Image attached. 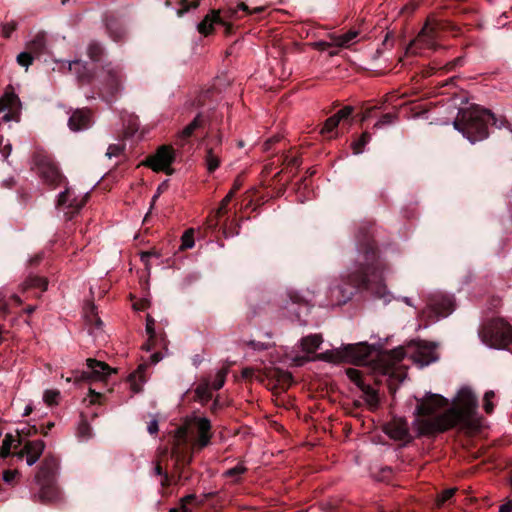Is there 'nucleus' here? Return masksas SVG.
Returning <instances> with one entry per match:
<instances>
[{"label":"nucleus","instance_id":"obj_57","mask_svg":"<svg viewBox=\"0 0 512 512\" xmlns=\"http://www.w3.org/2000/svg\"><path fill=\"white\" fill-rule=\"evenodd\" d=\"M250 345L255 350H265L268 349L269 345L261 342L251 341Z\"/></svg>","mask_w":512,"mask_h":512},{"label":"nucleus","instance_id":"obj_61","mask_svg":"<svg viewBox=\"0 0 512 512\" xmlns=\"http://www.w3.org/2000/svg\"><path fill=\"white\" fill-rule=\"evenodd\" d=\"M162 359L161 355L159 353H154L151 356V360L154 364L158 363Z\"/></svg>","mask_w":512,"mask_h":512},{"label":"nucleus","instance_id":"obj_56","mask_svg":"<svg viewBox=\"0 0 512 512\" xmlns=\"http://www.w3.org/2000/svg\"><path fill=\"white\" fill-rule=\"evenodd\" d=\"M147 429L150 434H155L158 431V421L156 419H152L149 422Z\"/></svg>","mask_w":512,"mask_h":512},{"label":"nucleus","instance_id":"obj_32","mask_svg":"<svg viewBox=\"0 0 512 512\" xmlns=\"http://www.w3.org/2000/svg\"><path fill=\"white\" fill-rule=\"evenodd\" d=\"M33 60H34V55L32 53H30L29 51L21 52L16 57L17 63L20 66L24 67L26 70L33 63Z\"/></svg>","mask_w":512,"mask_h":512},{"label":"nucleus","instance_id":"obj_49","mask_svg":"<svg viewBox=\"0 0 512 512\" xmlns=\"http://www.w3.org/2000/svg\"><path fill=\"white\" fill-rule=\"evenodd\" d=\"M155 320L151 316H147L146 319V332L149 335L150 339H152L155 335Z\"/></svg>","mask_w":512,"mask_h":512},{"label":"nucleus","instance_id":"obj_11","mask_svg":"<svg viewBox=\"0 0 512 512\" xmlns=\"http://www.w3.org/2000/svg\"><path fill=\"white\" fill-rule=\"evenodd\" d=\"M174 161V150L168 146H161L155 154L149 156L144 164L150 167L153 171H164L167 174L172 173L170 168Z\"/></svg>","mask_w":512,"mask_h":512},{"label":"nucleus","instance_id":"obj_60","mask_svg":"<svg viewBox=\"0 0 512 512\" xmlns=\"http://www.w3.org/2000/svg\"><path fill=\"white\" fill-rule=\"evenodd\" d=\"M238 9H239V10H242V11H244V12L248 13V14H251V10H250V9H249V7H248L245 3H243V2L238 4Z\"/></svg>","mask_w":512,"mask_h":512},{"label":"nucleus","instance_id":"obj_39","mask_svg":"<svg viewBox=\"0 0 512 512\" xmlns=\"http://www.w3.org/2000/svg\"><path fill=\"white\" fill-rule=\"evenodd\" d=\"M455 492H456V488H449V489L442 491V493L436 499V505L438 507H441L442 505H444V503L446 501L450 500L454 496Z\"/></svg>","mask_w":512,"mask_h":512},{"label":"nucleus","instance_id":"obj_36","mask_svg":"<svg viewBox=\"0 0 512 512\" xmlns=\"http://www.w3.org/2000/svg\"><path fill=\"white\" fill-rule=\"evenodd\" d=\"M219 164H220V160H219L218 156L215 155L212 150H208L207 155H206V165H207L208 171L210 173L215 171L219 167Z\"/></svg>","mask_w":512,"mask_h":512},{"label":"nucleus","instance_id":"obj_51","mask_svg":"<svg viewBox=\"0 0 512 512\" xmlns=\"http://www.w3.org/2000/svg\"><path fill=\"white\" fill-rule=\"evenodd\" d=\"M18 475V471L16 470H6L3 472V480L10 484L15 479V477Z\"/></svg>","mask_w":512,"mask_h":512},{"label":"nucleus","instance_id":"obj_35","mask_svg":"<svg viewBox=\"0 0 512 512\" xmlns=\"http://www.w3.org/2000/svg\"><path fill=\"white\" fill-rule=\"evenodd\" d=\"M245 471L246 467L243 464L239 463L235 467L226 470L224 475L226 477L232 478V480L235 482Z\"/></svg>","mask_w":512,"mask_h":512},{"label":"nucleus","instance_id":"obj_15","mask_svg":"<svg viewBox=\"0 0 512 512\" xmlns=\"http://www.w3.org/2000/svg\"><path fill=\"white\" fill-rule=\"evenodd\" d=\"M116 370L102 361L87 359V371L82 372L80 380L103 381Z\"/></svg>","mask_w":512,"mask_h":512},{"label":"nucleus","instance_id":"obj_30","mask_svg":"<svg viewBox=\"0 0 512 512\" xmlns=\"http://www.w3.org/2000/svg\"><path fill=\"white\" fill-rule=\"evenodd\" d=\"M47 281L44 278L38 277V276H30L25 282H24V288H30V287H37L40 288L42 291H45L47 289Z\"/></svg>","mask_w":512,"mask_h":512},{"label":"nucleus","instance_id":"obj_27","mask_svg":"<svg viewBox=\"0 0 512 512\" xmlns=\"http://www.w3.org/2000/svg\"><path fill=\"white\" fill-rule=\"evenodd\" d=\"M322 337L319 334L310 335L302 338V349L307 353H314L321 345Z\"/></svg>","mask_w":512,"mask_h":512},{"label":"nucleus","instance_id":"obj_62","mask_svg":"<svg viewBox=\"0 0 512 512\" xmlns=\"http://www.w3.org/2000/svg\"><path fill=\"white\" fill-rule=\"evenodd\" d=\"M10 153H11V145L5 146V148H4V156H5V158H7L10 155Z\"/></svg>","mask_w":512,"mask_h":512},{"label":"nucleus","instance_id":"obj_14","mask_svg":"<svg viewBox=\"0 0 512 512\" xmlns=\"http://www.w3.org/2000/svg\"><path fill=\"white\" fill-rule=\"evenodd\" d=\"M411 358L419 365L420 368L425 367L436 361L438 356L435 351V345L419 341L414 344Z\"/></svg>","mask_w":512,"mask_h":512},{"label":"nucleus","instance_id":"obj_13","mask_svg":"<svg viewBox=\"0 0 512 512\" xmlns=\"http://www.w3.org/2000/svg\"><path fill=\"white\" fill-rule=\"evenodd\" d=\"M237 10L229 9L226 12L225 18H222L219 15L218 11H211L210 14L206 15L205 18L198 24L197 29L199 33L203 35H208L212 29L214 24H221L226 27L227 32L231 29V25L227 22V19H232L236 16Z\"/></svg>","mask_w":512,"mask_h":512},{"label":"nucleus","instance_id":"obj_59","mask_svg":"<svg viewBox=\"0 0 512 512\" xmlns=\"http://www.w3.org/2000/svg\"><path fill=\"white\" fill-rule=\"evenodd\" d=\"M162 192V187L159 186L156 193L153 195L152 197V201H151V207L150 209H152L153 205L155 204L156 200L159 198L160 194Z\"/></svg>","mask_w":512,"mask_h":512},{"label":"nucleus","instance_id":"obj_1","mask_svg":"<svg viewBox=\"0 0 512 512\" xmlns=\"http://www.w3.org/2000/svg\"><path fill=\"white\" fill-rule=\"evenodd\" d=\"M416 400L414 425L419 434L444 432L454 426H459L469 433L478 429L477 396L468 386H462L458 390L450 407L447 398L431 392Z\"/></svg>","mask_w":512,"mask_h":512},{"label":"nucleus","instance_id":"obj_22","mask_svg":"<svg viewBox=\"0 0 512 512\" xmlns=\"http://www.w3.org/2000/svg\"><path fill=\"white\" fill-rule=\"evenodd\" d=\"M40 486L38 492V498L43 502H53L60 498V490L55 484L54 479H43L41 483H37Z\"/></svg>","mask_w":512,"mask_h":512},{"label":"nucleus","instance_id":"obj_44","mask_svg":"<svg viewBox=\"0 0 512 512\" xmlns=\"http://www.w3.org/2000/svg\"><path fill=\"white\" fill-rule=\"evenodd\" d=\"M154 473H155V475L161 477L160 484L162 486H168L170 484V480H169L168 474L163 472V470H162V468H161V466L159 464H157L154 467Z\"/></svg>","mask_w":512,"mask_h":512},{"label":"nucleus","instance_id":"obj_53","mask_svg":"<svg viewBox=\"0 0 512 512\" xmlns=\"http://www.w3.org/2000/svg\"><path fill=\"white\" fill-rule=\"evenodd\" d=\"M79 435L83 439H87V438L90 437V427H89V425L87 423H82L79 426Z\"/></svg>","mask_w":512,"mask_h":512},{"label":"nucleus","instance_id":"obj_31","mask_svg":"<svg viewBox=\"0 0 512 512\" xmlns=\"http://www.w3.org/2000/svg\"><path fill=\"white\" fill-rule=\"evenodd\" d=\"M200 125V115H197L194 118V120L180 132V137L184 139L190 137L194 133V131L200 127Z\"/></svg>","mask_w":512,"mask_h":512},{"label":"nucleus","instance_id":"obj_47","mask_svg":"<svg viewBox=\"0 0 512 512\" xmlns=\"http://www.w3.org/2000/svg\"><path fill=\"white\" fill-rule=\"evenodd\" d=\"M212 389L209 383L201 384L197 387L196 393L201 398L210 397L209 390Z\"/></svg>","mask_w":512,"mask_h":512},{"label":"nucleus","instance_id":"obj_10","mask_svg":"<svg viewBox=\"0 0 512 512\" xmlns=\"http://www.w3.org/2000/svg\"><path fill=\"white\" fill-rule=\"evenodd\" d=\"M454 310V299L450 295L435 294L424 313L434 321L447 317Z\"/></svg>","mask_w":512,"mask_h":512},{"label":"nucleus","instance_id":"obj_54","mask_svg":"<svg viewBox=\"0 0 512 512\" xmlns=\"http://www.w3.org/2000/svg\"><path fill=\"white\" fill-rule=\"evenodd\" d=\"M144 368V365H141L138 369L137 372L133 373L131 376H130V381L132 382L131 386H132V389L134 392H139L141 390L140 386L136 385L134 383V380L135 378L137 377V375L140 373V371Z\"/></svg>","mask_w":512,"mask_h":512},{"label":"nucleus","instance_id":"obj_12","mask_svg":"<svg viewBox=\"0 0 512 512\" xmlns=\"http://www.w3.org/2000/svg\"><path fill=\"white\" fill-rule=\"evenodd\" d=\"M506 127L512 133V126L503 116H497L491 110L482 107V141L494 132V129Z\"/></svg>","mask_w":512,"mask_h":512},{"label":"nucleus","instance_id":"obj_17","mask_svg":"<svg viewBox=\"0 0 512 512\" xmlns=\"http://www.w3.org/2000/svg\"><path fill=\"white\" fill-rule=\"evenodd\" d=\"M37 173L47 184L58 186L63 177L58 167L48 158H42L37 163Z\"/></svg>","mask_w":512,"mask_h":512},{"label":"nucleus","instance_id":"obj_63","mask_svg":"<svg viewBox=\"0 0 512 512\" xmlns=\"http://www.w3.org/2000/svg\"><path fill=\"white\" fill-rule=\"evenodd\" d=\"M32 412V407L30 405H27L24 409V415L28 416Z\"/></svg>","mask_w":512,"mask_h":512},{"label":"nucleus","instance_id":"obj_41","mask_svg":"<svg viewBox=\"0 0 512 512\" xmlns=\"http://www.w3.org/2000/svg\"><path fill=\"white\" fill-rule=\"evenodd\" d=\"M347 376L352 380L358 387L362 388L365 386L361 379V374L357 369L350 368L347 370Z\"/></svg>","mask_w":512,"mask_h":512},{"label":"nucleus","instance_id":"obj_19","mask_svg":"<svg viewBox=\"0 0 512 512\" xmlns=\"http://www.w3.org/2000/svg\"><path fill=\"white\" fill-rule=\"evenodd\" d=\"M20 108V100L14 92L6 91L0 98V113L6 112L2 119L5 122L16 120L15 113Z\"/></svg>","mask_w":512,"mask_h":512},{"label":"nucleus","instance_id":"obj_3","mask_svg":"<svg viewBox=\"0 0 512 512\" xmlns=\"http://www.w3.org/2000/svg\"><path fill=\"white\" fill-rule=\"evenodd\" d=\"M211 424L207 418L193 417L188 419L185 424L179 427L175 434V445L173 448V457L176 465H186L192 460V455H187L181 448L189 437L197 436L195 445L203 448L209 444L211 438Z\"/></svg>","mask_w":512,"mask_h":512},{"label":"nucleus","instance_id":"obj_58","mask_svg":"<svg viewBox=\"0 0 512 512\" xmlns=\"http://www.w3.org/2000/svg\"><path fill=\"white\" fill-rule=\"evenodd\" d=\"M511 511H512V502H508V503L502 504L499 507L498 512H511Z\"/></svg>","mask_w":512,"mask_h":512},{"label":"nucleus","instance_id":"obj_42","mask_svg":"<svg viewBox=\"0 0 512 512\" xmlns=\"http://www.w3.org/2000/svg\"><path fill=\"white\" fill-rule=\"evenodd\" d=\"M406 355L405 350L402 347L396 348L391 351L389 357L392 360V365H396L400 362Z\"/></svg>","mask_w":512,"mask_h":512},{"label":"nucleus","instance_id":"obj_7","mask_svg":"<svg viewBox=\"0 0 512 512\" xmlns=\"http://www.w3.org/2000/svg\"><path fill=\"white\" fill-rule=\"evenodd\" d=\"M453 125L471 144H475L480 133V108L471 106L461 110Z\"/></svg>","mask_w":512,"mask_h":512},{"label":"nucleus","instance_id":"obj_8","mask_svg":"<svg viewBox=\"0 0 512 512\" xmlns=\"http://www.w3.org/2000/svg\"><path fill=\"white\" fill-rule=\"evenodd\" d=\"M372 346L366 342L348 344L341 349L326 352L323 358L333 362L347 361L355 364H364L372 353Z\"/></svg>","mask_w":512,"mask_h":512},{"label":"nucleus","instance_id":"obj_64","mask_svg":"<svg viewBox=\"0 0 512 512\" xmlns=\"http://www.w3.org/2000/svg\"><path fill=\"white\" fill-rule=\"evenodd\" d=\"M251 374H252V370L251 369L246 368V369L243 370V376L244 377H249Z\"/></svg>","mask_w":512,"mask_h":512},{"label":"nucleus","instance_id":"obj_24","mask_svg":"<svg viewBox=\"0 0 512 512\" xmlns=\"http://www.w3.org/2000/svg\"><path fill=\"white\" fill-rule=\"evenodd\" d=\"M91 124V115L88 110H77L69 118L68 125L72 131L78 132L87 129Z\"/></svg>","mask_w":512,"mask_h":512},{"label":"nucleus","instance_id":"obj_5","mask_svg":"<svg viewBox=\"0 0 512 512\" xmlns=\"http://www.w3.org/2000/svg\"><path fill=\"white\" fill-rule=\"evenodd\" d=\"M482 343L493 349L512 352V325L501 317L482 322Z\"/></svg>","mask_w":512,"mask_h":512},{"label":"nucleus","instance_id":"obj_38","mask_svg":"<svg viewBox=\"0 0 512 512\" xmlns=\"http://www.w3.org/2000/svg\"><path fill=\"white\" fill-rule=\"evenodd\" d=\"M227 371L225 369H221L216 373L214 381L210 384L213 390H219L223 387L225 383Z\"/></svg>","mask_w":512,"mask_h":512},{"label":"nucleus","instance_id":"obj_16","mask_svg":"<svg viewBox=\"0 0 512 512\" xmlns=\"http://www.w3.org/2000/svg\"><path fill=\"white\" fill-rule=\"evenodd\" d=\"M357 36L358 32L354 30L342 35L330 34L329 41H318L313 43V46L320 51H326L330 48H348Z\"/></svg>","mask_w":512,"mask_h":512},{"label":"nucleus","instance_id":"obj_52","mask_svg":"<svg viewBox=\"0 0 512 512\" xmlns=\"http://www.w3.org/2000/svg\"><path fill=\"white\" fill-rule=\"evenodd\" d=\"M234 196V190H231L224 198L223 200L221 201V204H220V207L218 209V213H221L225 208L226 206L228 205V203L231 201V199L233 198Z\"/></svg>","mask_w":512,"mask_h":512},{"label":"nucleus","instance_id":"obj_26","mask_svg":"<svg viewBox=\"0 0 512 512\" xmlns=\"http://www.w3.org/2000/svg\"><path fill=\"white\" fill-rule=\"evenodd\" d=\"M27 50L34 56L39 57L46 48V37L43 33H38L34 38L26 43Z\"/></svg>","mask_w":512,"mask_h":512},{"label":"nucleus","instance_id":"obj_25","mask_svg":"<svg viewBox=\"0 0 512 512\" xmlns=\"http://www.w3.org/2000/svg\"><path fill=\"white\" fill-rule=\"evenodd\" d=\"M57 468L58 460L53 456H47L35 476L36 482L41 483L43 479H54Z\"/></svg>","mask_w":512,"mask_h":512},{"label":"nucleus","instance_id":"obj_29","mask_svg":"<svg viewBox=\"0 0 512 512\" xmlns=\"http://www.w3.org/2000/svg\"><path fill=\"white\" fill-rule=\"evenodd\" d=\"M361 390L364 393L365 402L369 406L375 407L378 404V401H379L377 392L373 388L368 386V385L363 386L361 388Z\"/></svg>","mask_w":512,"mask_h":512},{"label":"nucleus","instance_id":"obj_21","mask_svg":"<svg viewBox=\"0 0 512 512\" xmlns=\"http://www.w3.org/2000/svg\"><path fill=\"white\" fill-rule=\"evenodd\" d=\"M386 434L395 440L409 441L411 436L407 421L397 418L393 419L385 426Z\"/></svg>","mask_w":512,"mask_h":512},{"label":"nucleus","instance_id":"obj_34","mask_svg":"<svg viewBox=\"0 0 512 512\" xmlns=\"http://www.w3.org/2000/svg\"><path fill=\"white\" fill-rule=\"evenodd\" d=\"M371 136L364 132L361 137L352 143V149L354 151V154H360L363 151V147L370 141Z\"/></svg>","mask_w":512,"mask_h":512},{"label":"nucleus","instance_id":"obj_23","mask_svg":"<svg viewBox=\"0 0 512 512\" xmlns=\"http://www.w3.org/2000/svg\"><path fill=\"white\" fill-rule=\"evenodd\" d=\"M353 112V108L351 106H345L341 110H339L336 114L329 117L321 130V133L326 135L330 134L334 131V129L339 125L342 120L348 119Z\"/></svg>","mask_w":512,"mask_h":512},{"label":"nucleus","instance_id":"obj_28","mask_svg":"<svg viewBox=\"0 0 512 512\" xmlns=\"http://www.w3.org/2000/svg\"><path fill=\"white\" fill-rule=\"evenodd\" d=\"M496 397L495 392L493 390H488L485 392L482 397V408L487 414H492L495 408V404L493 402Z\"/></svg>","mask_w":512,"mask_h":512},{"label":"nucleus","instance_id":"obj_55","mask_svg":"<svg viewBox=\"0 0 512 512\" xmlns=\"http://www.w3.org/2000/svg\"><path fill=\"white\" fill-rule=\"evenodd\" d=\"M501 304V299L499 297L493 296L489 300V307L488 309L490 311H494L496 308H498Z\"/></svg>","mask_w":512,"mask_h":512},{"label":"nucleus","instance_id":"obj_43","mask_svg":"<svg viewBox=\"0 0 512 512\" xmlns=\"http://www.w3.org/2000/svg\"><path fill=\"white\" fill-rule=\"evenodd\" d=\"M395 116L393 114H384L374 125L376 128H382L386 125H390L394 122Z\"/></svg>","mask_w":512,"mask_h":512},{"label":"nucleus","instance_id":"obj_9","mask_svg":"<svg viewBox=\"0 0 512 512\" xmlns=\"http://www.w3.org/2000/svg\"><path fill=\"white\" fill-rule=\"evenodd\" d=\"M445 29V24L439 20L431 19V21H427L416 39L411 42V47L418 46L421 49L434 48L436 46L437 39Z\"/></svg>","mask_w":512,"mask_h":512},{"label":"nucleus","instance_id":"obj_4","mask_svg":"<svg viewBox=\"0 0 512 512\" xmlns=\"http://www.w3.org/2000/svg\"><path fill=\"white\" fill-rule=\"evenodd\" d=\"M31 434L30 428L27 429V432L24 429L17 431L16 435L6 434L2 442L0 457L15 456L19 460L26 457L27 465H34L41 457L45 449V443L40 439L25 441L23 436H30Z\"/></svg>","mask_w":512,"mask_h":512},{"label":"nucleus","instance_id":"obj_40","mask_svg":"<svg viewBox=\"0 0 512 512\" xmlns=\"http://www.w3.org/2000/svg\"><path fill=\"white\" fill-rule=\"evenodd\" d=\"M195 499L194 494L187 495L181 499L180 506L178 508H173L170 512H188L187 504Z\"/></svg>","mask_w":512,"mask_h":512},{"label":"nucleus","instance_id":"obj_20","mask_svg":"<svg viewBox=\"0 0 512 512\" xmlns=\"http://www.w3.org/2000/svg\"><path fill=\"white\" fill-rule=\"evenodd\" d=\"M73 192L67 188L61 192L58 197L57 206L64 211L67 215H73L83 206V198L80 200L74 198ZM72 216H69L71 218Z\"/></svg>","mask_w":512,"mask_h":512},{"label":"nucleus","instance_id":"obj_50","mask_svg":"<svg viewBox=\"0 0 512 512\" xmlns=\"http://www.w3.org/2000/svg\"><path fill=\"white\" fill-rule=\"evenodd\" d=\"M482 430L484 429V420L482 419L481 424ZM486 449V444L482 441V466L486 462V460H490L492 457H494V454L489 453V449Z\"/></svg>","mask_w":512,"mask_h":512},{"label":"nucleus","instance_id":"obj_48","mask_svg":"<svg viewBox=\"0 0 512 512\" xmlns=\"http://www.w3.org/2000/svg\"><path fill=\"white\" fill-rule=\"evenodd\" d=\"M122 150H123V148L120 145H117V144L110 145L107 149L106 156L108 158L118 156L122 152Z\"/></svg>","mask_w":512,"mask_h":512},{"label":"nucleus","instance_id":"obj_2","mask_svg":"<svg viewBox=\"0 0 512 512\" xmlns=\"http://www.w3.org/2000/svg\"><path fill=\"white\" fill-rule=\"evenodd\" d=\"M68 69L74 72L78 79L83 82H90L95 78L103 97H112L123 88V73L118 65L108 63L98 73L93 75L87 68L86 63L74 60L68 62Z\"/></svg>","mask_w":512,"mask_h":512},{"label":"nucleus","instance_id":"obj_6","mask_svg":"<svg viewBox=\"0 0 512 512\" xmlns=\"http://www.w3.org/2000/svg\"><path fill=\"white\" fill-rule=\"evenodd\" d=\"M365 268L361 269V272L352 276L351 283L353 288H360L366 286L371 288L373 282H377L381 278V273L376 265V253L374 248H369L364 254ZM343 292V299L339 300V303H345L354 293V289H349Z\"/></svg>","mask_w":512,"mask_h":512},{"label":"nucleus","instance_id":"obj_37","mask_svg":"<svg viewBox=\"0 0 512 512\" xmlns=\"http://www.w3.org/2000/svg\"><path fill=\"white\" fill-rule=\"evenodd\" d=\"M87 53L92 61H98L102 54V47L96 42H91L87 47Z\"/></svg>","mask_w":512,"mask_h":512},{"label":"nucleus","instance_id":"obj_46","mask_svg":"<svg viewBox=\"0 0 512 512\" xmlns=\"http://www.w3.org/2000/svg\"><path fill=\"white\" fill-rule=\"evenodd\" d=\"M16 29V23L14 21L4 23L2 25V35L5 38H9Z\"/></svg>","mask_w":512,"mask_h":512},{"label":"nucleus","instance_id":"obj_18","mask_svg":"<svg viewBox=\"0 0 512 512\" xmlns=\"http://www.w3.org/2000/svg\"><path fill=\"white\" fill-rule=\"evenodd\" d=\"M287 297L290 300L287 301L286 298H282L279 303V307L286 311L284 313V315H286L292 319L300 320L301 313L308 312L307 303L303 302L301 297L298 296L297 294H294V295L289 294Z\"/></svg>","mask_w":512,"mask_h":512},{"label":"nucleus","instance_id":"obj_45","mask_svg":"<svg viewBox=\"0 0 512 512\" xmlns=\"http://www.w3.org/2000/svg\"><path fill=\"white\" fill-rule=\"evenodd\" d=\"M58 396H59L58 391L47 390V391H45L43 398L47 404L52 405V404L56 403Z\"/></svg>","mask_w":512,"mask_h":512},{"label":"nucleus","instance_id":"obj_33","mask_svg":"<svg viewBox=\"0 0 512 512\" xmlns=\"http://www.w3.org/2000/svg\"><path fill=\"white\" fill-rule=\"evenodd\" d=\"M193 234H194V230L193 229H188L184 232V234L182 235V238H181V246H180V249L181 250H185V249H191L194 247V238H193Z\"/></svg>","mask_w":512,"mask_h":512}]
</instances>
